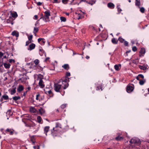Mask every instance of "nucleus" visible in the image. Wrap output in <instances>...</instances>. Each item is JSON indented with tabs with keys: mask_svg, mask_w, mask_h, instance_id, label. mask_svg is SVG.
<instances>
[{
	"mask_svg": "<svg viewBox=\"0 0 149 149\" xmlns=\"http://www.w3.org/2000/svg\"><path fill=\"white\" fill-rule=\"evenodd\" d=\"M83 18V16L82 15H81L79 14H78V17H77V19H82Z\"/></svg>",
	"mask_w": 149,
	"mask_h": 149,
	"instance_id": "obj_36",
	"label": "nucleus"
},
{
	"mask_svg": "<svg viewBox=\"0 0 149 149\" xmlns=\"http://www.w3.org/2000/svg\"><path fill=\"white\" fill-rule=\"evenodd\" d=\"M6 114H7V116L8 115L9 116L10 115H11L12 114V113H11V111L10 110H8L7 111V112L6 113Z\"/></svg>",
	"mask_w": 149,
	"mask_h": 149,
	"instance_id": "obj_39",
	"label": "nucleus"
},
{
	"mask_svg": "<svg viewBox=\"0 0 149 149\" xmlns=\"http://www.w3.org/2000/svg\"><path fill=\"white\" fill-rule=\"evenodd\" d=\"M3 65L6 69L9 68L10 66V65L9 63H4Z\"/></svg>",
	"mask_w": 149,
	"mask_h": 149,
	"instance_id": "obj_13",
	"label": "nucleus"
},
{
	"mask_svg": "<svg viewBox=\"0 0 149 149\" xmlns=\"http://www.w3.org/2000/svg\"><path fill=\"white\" fill-rule=\"evenodd\" d=\"M15 88L13 89L11 91V93L10 94L11 95H13L14 93H15L16 92V90H15Z\"/></svg>",
	"mask_w": 149,
	"mask_h": 149,
	"instance_id": "obj_32",
	"label": "nucleus"
},
{
	"mask_svg": "<svg viewBox=\"0 0 149 149\" xmlns=\"http://www.w3.org/2000/svg\"><path fill=\"white\" fill-rule=\"evenodd\" d=\"M27 79V78L26 77H24L23 78H20L19 80H21V81L22 83H25Z\"/></svg>",
	"mask_w": 149,
	"mask_h": 149,
	"instance_id": "obj_22",
	"label": "nucleus"
},
{
	"mask_svg": "<svg viewBox=\"0 0 149 149\" xmlns=\"http://www.w3.org/2000/svg\"><path fill=\"white\" fill-rule=\"evenodd\" d=\"M124 45L126 46H127L128 45V43L127 42V41H124Z\"/></svg>",
	"mask_w": 149,
	"mask_h": 149,
	"instance_id": "obj_52",
	"label": "nucleus"
},
{
	"mask_svg": "<svg viewBox=\"0 0 149 149\" xmlns=\"http://www.w3.org/2000/svg\"><path fill=\"white\" fill-rule=\"evenodd\" d=\"M38 31V29L37 27H34V30L33 31V33L35 34V36L36 35V33H37Z\"/></svg>",
	"mask_w": 149,
	"mask_h": 149,
	"instance_id": "obj_23",
	"label": "nucleus"
},
{
	"mask_svg": "<svg viewBox=\"0 0 149 149\" xmlns=\"http://www.w3.org/2000/svg\"><path fill=\"white\" fill-rule=\"evenodd\" d=\"M145 52V49L144 48H141L140 53L141 54H144Z\"/></svg>",
	"mask_w": 149,
	"mask_h": 149,
	"instance_id": "obj_25",
	"label": "nucleus"
},
{
	"mask_svg": "<svg viewBox=\"0 0 149 149\" xmlns=\"http://www.w3.org/2000/svg\"><path fill=\"white\" fill-rule=\"evenodd\" d=\"M39 77H40L41 78L43 77V76L42 75L39 74Z\"/></svg>",
	"mask_w": 149,
	"mask_h": 149,
	"instance_id": "obj_62",
	"label": "nucleus"
},
{
	"mask_svg": "<svg viewBox=\"0 0 149 149\" xmlns=\"http://www.w3.org/2000/svg\"><path fill=\"white\" fill-rule=\"evenodd\" d=\"M68 2V0H62V2L64 4H66Z\"/></svg>",
	"mask_w": 149,
	"mask_h": 149,
	"instance_id": "obj_45",
	"label": "nucleus"
},
{
	"mask_svg": "<svg viewBox=\"0 0 149 149\" xmlns=\"http://www.w3.org/2000/svg\"><path fill=\"white\" fill-rule=\"evenodd\" d=\"M41 18H42L43 19V20H44L45 22H46L47 21L46 20V18H42V17H41L40 18V19H41Z\"/></svg>",
	"mask_w": 149,
	"mask_h": 149,
	"instance_id": "obj_59",
	"label": "nucleus"
},
{
	"mask_svg": "<svg viewBox=\"0 0 149 149\" xmlns=\"http://www.w3.org/2000/svg\"><path fill=\"white\" fill-rule=\"evenodd\" d=\"M39 20H38V21H37V22H36V23L35 24V26H36L37 24H38V23H39Z\"/></svg>",
	"mask_w": 149,
	"mask_h": 149,
	"instance_id": "obj_61",
	"label": "nucleus"
},
{
	"mask_svg": "<svg viewBox=\"0 0 149 149\" xmlns=\"http://www.w3.org/2000/svg\"><path fill=\"white\" fill-rule=\"evenodd\" d=\"M140 11L142 13H143L145 11V9L143 7L141 8H140Z\"/></svg>",
	"mask_w": 149,
	"mask_h": 149,
	"instance_id": "obj_42",
	"label": "nucleus"
},
{
	"mask_svg": "<svg viewBox=\"0 0 149 149\" xmlns=\"http://www.w3.org/2000/svg\"><path fill=\"white\" fill-rule=\"evenodd\" d=\"M32 37H33V36L32 35H31L30 36H29L28 37V39H29V41H32Z\"/></svg>",
	"mask_w": 149,
	"mask_h": 149,
	"instance_id": "obj_40",
	"label": "nucleus"
},
{
	"mask_svg": "<svg viewBox=\"0 0 149 149\" xmlns=\"http://www.w3.org/2000/svg\"><path fill=\"white\" fill-rule=\"evenodd\" d=\"M139 147H133V145H131L130 146H128L126 147L124 149H138Z\"/></svg>",
	"mask_w": 149,
	"mask_h": 149,
	"instance_id": "obj_5",
	"label": "nucleus"
},
{
	"mask_svg": "<svg viewBox=\"0 0 149 149\" xmlns=\"http://www.w3.org/2000/svg\"><path fill=\"white\" fill-rule=\"evenodd\" d=\"M31 42H32V41H26V46L28 45H29V43H31Z\"/></svg>",
	"mask_w": 149,
	"mask_h": 149,
	"instance_id": "obj_51",
	"label": "nucleus"
},
{
	"mask_svg": "<svg viewBox=\"0 0 149 149\" xmlns=\"http://www.w3.org/2000/svg\"><path fill=\"white\" fill-rule=\"evenodd\" d=\"M140 78L143 79L144 78L143 75L142 74H139L136 77V79L138 80H140Z\"/></svg>",
	"mask_w": 149,
	"mask_h": 149,
	"instance_id": "obj_21",
	"label": "nucleus"
},
{
	"mask_svg": "<svg viewBox=\"0 0 149 149\" xmlns=\"http://www.w3.org/2000/svg\"><path fill=\"white\" fill-rule=\"evenodd\" d=\"M117 8L118 12H119V13H120L122 11V10L120 7V5L117 6Z\"/></svg>",
	"mask_w": 149,
	"mask_h": 149,
	"instance_id": "obj_41",
	"label": "nucleus"
},
{
	"mask_svg": "<svg viewBox=\"0 0 149 149\" xmlns=\"http://www.w3.org/2000/svg\"><path fill=\"white\" fill-rule=\"evenodd\" d=\"M139 83L141 85H143L145 82H146L145 79H143V80L140 79V80H139Z\"/></svg>",
	"mask_w": 149,
	"mask_h": 149,
	"instance_id": "obj_20",
	"label": "nucleus"
},
{
	"mask_svg": "<svg viewBox=\"0 0 149 149\" xmlns=\"http://www.w3.org/2000/svg\"><path fill=\"white\" fill-rule=\"evenodd\" d=\"M62 67L66 70H68L69 68V65L68 64H65L63 65Z\"/></svg>",
	"mask_w": 149,
	"mask_h": 149,
	"instance_id": "obj_19",
	"label": "nucleus"
},
{
	"mask_svg": "<svg viewBox=\"0 0 149 149\" xmlns=\"http://www.w3.org/2000/svg\"><path fill=\"white\" fill-rule=\"evenodd\" d=\"M139 68L143 70H145L147 68V67L144 65H139Z\"/></svg>",
	"mask_w": 149,
	"mask_h": 149,
	"instance_id": "obj_27",
	"label": "nucleus"
},
{
	"mask_svg": "<svg viewBox=\"0 0 149 149\" xmlns=\"http://www.w3.org/2000/svg\"><path fill=\"white\" fill-rule=\"evenodd\" d=\"M66 104H63L61 105V107L62 109H64L66 107Z\"/></svg>",
	"mask_w": 149,
	"mask_h": 149,
	"instance_id": "obj_47",
	"label": "nucleus"
},
{
	"mask_svg": "<svg viewBox=\"0 0 149 149\" xmlns=\"http://www.w3.org/2000/svg\"><path fill=\"white\" fill-rule=\"evenodd\" d=\"M134 88L133 86H128L127 88V91L128 93H130L133 90Z\"/></svg>",
	"mask_w": 149,
	"mask_h": 149,
	"instance_id": "obj_4",
	"label": "nucleus"
},
{
	"mask_svg": "<svg viewBox=\"0 0 149 149\" xmlns=\"http://www.w3.org/2000/svg\"><path fill=\"white\" fill-rule=\"evenodd\" d=\"M34 63L36 65L38 64L39 63V60L38 59H36L34 61Z\"/></svg>",
	"mask_w": 149,
	"mask_h": 149,
	"instance_id": "obj_43",
	"label": "nucleus"
},
{
	"mask_svg": "<svg viewBox=\"0 0 149 149\" xmlns=\"http://www.w3.org/2000/svg\"><path fill=\"white\" fill-rule=\"evenodd\" d=\"M12 35L13 36H15L16 37H18L19 36V32L16 31H14L12 32Z\"/></svg>",
	"mask_w": 149,
	"mask_h": 149,
	"instance_id": "obj_7",
	"label": "nucleus"
},
{
	"mask_svg": "<svg viewBox=\"0 0 149 149\" xmlns=\"http://www.w3.org/2000/svg\"><path fill=\"white\" fill-rule=\"evenodd\" d=\"M34 17H35V19H37L38 16L37 15H35L34 16Z\"/></svg>",
	"mask_w": 149,
	"mask_h": 149,
	"instance_id": "obj_58",
	"label": "nucleus"
},
{
	"mask_svg": "<svg viewBox=\"0 0 149 149\" xmlns=\"http://www.w3.org/2000/svg\"><path fill=\"white\" fill-rule=\"evenodd\" d=\"M24 88V87L22 85H19L18 88L17 89V91L18 92H20L21 91L23 90Z\"/></svg>",
	"mask_w": 149,
	"mask_h": 149,
	"instance_id": "obj_11",
	"label": "nucleus"
},
{
	"mask_svg": "<svg viewBox=\"0 0 149 149\" xmlns=\"http://www.w3.org/2000/svg\"><path fill=\"white\" fill-rule=\"evenodd\" d=\"M135 5L136 6H137L139 7V6L140 5V1H138V0H136Z\"/></svg>",
	"mask_w": 149,
	"mask_h": 149,
	"instance_id": "obj_26",
	"label": "nucleus"
},
{
	"mask_svg": "<svg viewBox=\"0 0 149 149\" xmlns=\"http://www.w3.org/2000/svg\"><path fill=\"white\" fill-rule=\"evenodd\" d=\"M54 3H58L60 2V1H58V0H54Z\"/></svg>",
	"mask_w": 149,
	"mask_h": 149,
	"instance_id": "obj_57",
	"label": "nucleus"
},
{
	"mask_svg": "<svg viewBox=\"0 0 149 149\" xmlns=\"http://www.w3.org/2000/svg\"><path fill=\"white\" fill-rule=\"evenodd\" d=\"M27 91H26V92H24V96H25V95H26V94Z\"/></svg>",
	"mask_w": 149,
	"mask_h": 149,
	"instance_id": "obj_64",
	"label": "nucleus"
},
{
	"mask_svg": "<svg viewBox=\"0 0 149 149\" xmlns=\"http://www.w3.org/2000/svg\"><path fill=\"white\" fill-rule=\"evenodd\" d=\"M37 120L38 121V123H40L41 121L42 118L40 116H38L37 117Z\"/></svg>",
	"mask_w": 149,
	"mask_h": 149,
	"instance_id": "obj_35",
	"label": "nucleus"
},
{
	"mask_svg": "<svg viewBox=\"0 0 149 149\" xmlns=\"http://www.w3.org/2000/svg\"><path fill=\"white\" fill-rule=\"evenodd\" d=\"M61 85L58 83L55 84L54 85V89L57 92H59L61 88Z\"/></svg>",
	"mask_w": 149,
	"mask_h": 149,
	"instance_id": "obj_3",
	"label": "nucleus"
},
{
	"mask_svg": "<svg viewBox=\"0 0 149 149\" xmlns=\"http://www.w3.org/2000/svg\"><path fill=\"white\" fill-rule=\"evenodd\" d=\"M35 45L33 43L31 44L29 46V48L28 49L29 50H31L35 48Z\"/></svg>",
	"mask_w": 149,
	"mask_h": 149,
	"instance_id": "obj_9",
	"label": "nucleus"
},
{
	"mask_svg": "<svg viewBox=\"0 0 149 149\" xmlns=\"http://www.w3.org/2000/svg\"><path fill=\"white\" fill-rule=\"evenodd\" d=\"M66 15L68 16L69 15V13H65Z\"/></svg>",
	"mask_w": 149,
	"mask_h": 149,
	"instance_id": "obj_63",
	"label": "nucleus"
},
{
	"mask_svg": "<svg viewBox=\"0 0 149 149\" xmlns=\"http://www.w3.org/2000/svg\"><path fill=\"white\" fill-rule=\"evenodd\" d=\"M49 126H46V127H45L44 128V133L46 134V136L47 135V133L49 131Z\"/></svg>",
	"mask_w": 149,
	"mask_h": 149,
	"instance_id": "obj_12",
	"label": "nucleus"
},
{
	"mask_svg": "<svg viewBox=\"0 0 149 149\" xmlns=\"http://www.w3.org/2000/svg\"><path fill=\"white\" fill-rule=\"evenodd\" d=\"M30 111L31 113H35L37 111V110L34 107H31L29 108Z\"/></svg>",
	"mask_w": 149,
	"mask_h": 149,
	"instance_id": "obj_6",
	"label": "nucleus"
},
{
	"mask_svg": "<svg viewBox=\"0 0 149 149\" xmlns=\"http://www.w3.org/2000/svg\"><path fill=\"white\" fill-rule=\"evenodd\" d=\"M138 146L139 147L138 149H140V147L139 146L136 147H138ZM141 149H149V147L147 145H144L141 148Z\"/></svg>",
	"mask_w": 149,
	"mask_h": 149,
	"instance_id": "obj_24",
	"label": "nucleus"
},
{
	"mask_svg": "<svg viewBox=\"0 0 149 149\" xmlns=\"http://www.w3.org/2000/svg\"><path fill=\"white\" fill-rule=\"evenodd\" d=\"M69 81V78L66 79L65 80L63 81L60 80L58 83H59L60 82L62 81L63 82V86H62L63 87V89H66V88L68 87L69 84L67 82Z\"/></svg>",
	"mask_w": 149,
	"mask_h": 149,
	"instance_id": "obj_2",
	"label": "nucleus"
},
{
	"mask_svg": "<svg viewBox=\"0 0 149 149\" xmlns=\"http://www.w3.org/2000/svg\"><path fill=\"white\" fill-rule=\"evenodd\" d=\"M6 131L9 132L10 134L12 135L13 134L14 130H11V129H7L6 130Z\"/></svg>",
	"mask_w": 149,
	"mask_h": 149,
	"instance_id": "obj_18",
	"label": "nucleus"
},
{
	"mask_svg": "<svg viewBox=\"0 0 149 149\" xmlns=\"http://www.w3.org/2000/svg\"><path fill=\"white\" fill-rule=\"evenodd\" d=\"M111 42L112 43L114 44H117L118 40L115 38H113L111 39Z\"/></svg>",
	"mask_w": 149,
	"mask_h": 149,
	"instance_id": "obj_16",
	"label": "nucleus"
},
{
	"mask_svg": "<svg viewBox=\"0 0 149 149\" xmlns=\"http://www.w3.org/2000/svg\"><path fill=\"white\" fill-rule=\"evenodd\" d=\"M40 96V95L39 94H38L37 95H36V100H38V97Z\"/></svg>",
	"mask_w": 149,
	"mask_h": 149,
	"instance_id": "obj_53",
	"label": "nucleus"
},
{
	"mask_svg": "<svg viewBox=\"0 0 149 149\" xmlns=\"http://www.w3.org/2000/svg\"><path fill=\"white\" fill-rule=\"evenodd\" d=\"M43 39L42 38H39L38 39V42H40L41 40H42Z\"/></svg>",
	"mask_w": 149,
	"mask_h": 149,
	"instance_id": "obj_56",
	"label": "nucleus"
},
{
	"mask_svg": "<svg viewBox=\"0 0 149 149\" xmlns=\"http://www.w3.org/2000/svg\"><path fill=\"white\" fill-rule=\"evenodd\" d=\"M31 87H28L27 88V89H28V90H27V91H29V90H30V89H31Z\"/></svg>",
	"mask_w": 149,
	"mask_h": 149,
	"instance_id": "obj_60",
	"label": "nucleus"
},
{
	"mask_svg": "<svg viewBox=\"0 0 149 149\" xmlns=\"http://www.w3.org/2000/svg\"><path fill=\"white\" fill-rule=\"evenodd\" d=\"M107 6L109 8L111 9L114 8L115 7L114 4L111 2L107 4Z\"/></svg>",
	"mask_w": 149,
	"mask_h": 149,
	"instance_id": "obj_8",
	"label": "nucleus"
},
{
	"mask_svg": "<svg viewBox=\"0 0 149 149\" xmlns=\"http://www.w3.org/2000/svg\"><path fill=\"white\" fill-rule=\"evenodd\" d=\"M2 97L5 100H7L8 98V96L6 95H3L2 96Z\"/></svg>",
	"mask_w": 149,
	"mask_h": 149,
	"instance_id": "obj_38",
	"label": "nucleus"
},
{
	"mask_svg": "<svg viewBox=\"0 0 149 149\" xmlns=\"http://www.w3.org/2000/svg\"><path fill=\"white\" fill-rule=\"evenodd\" d=\"M47 93H48V94H52V91H51V90H49V91H47Z\"/></svg>",
	"mask_w": 149,
	"mask_h": 149,
	"instance_id": "obj_54",
	"label": "nucleus"
},
{
	"mask_svg": "<svg viewBox=\"0 0 149 149\" xmlns=\"http://www.w3.org/2000/svg\"><path fill=\"white\" fill-rule=\"evenodd\" d=\"M114 68L116 70H119L121 68V65H116L114 66Z\"/></svg>",
	"mask_w": 149,
	"mask_h": 149,
	"instance_id": "obj_14",
	"label": "nucleus"
},
{
	"mask_svg": "<svg viewBox=\"0 0 149 149\" xmlns=\"http://www.w3.org/2000/svg\"><path fill=\"white\" fill-rule=\"evenodd\" d=\"M130 143L131 145H133V147H136L140 144V141L138 138L134 137L131 140Z\"/></svg>",
	"mask_w": 149,
	"mask_h": 149,
	"instance_id": "obj_1",
	"label": "nucleus"
},
{
	"mask_svg": "<svg viewBox=\"0 0 149 149\" xmlns=\"http://www.w3.org/2000/svg\"><path fill=\"white\" fill-rule=\"evenodd\" d=\"M118 40L119 41L121 42H123L124 41V39L123 38L121 37H120L118 39Z\"/></svg>",
	"mask_w": 149,
	"mask_h": 149,
	"instance_id": "obj_33",
	"label": "nucleus"
},
{
	"mask_svg": "<svg viewBox=\"0 0 149 149\" xmlns=\"http://www.w3.org/2000/svg\"><path fill=\"white\" fill-rule=\"evenodd\" d=\"M9 61L10 63H12L13 62L14 63L15 62V61L14 60H13V59H10L9 60Z\"/></svg>",
	"mask_w": 149,
	"mask_h": 149,
	"instance_id": "obj_44",
	"label": "nucleus"
},
{
	"mask_svg": "<svg viewBox=\"0 0 149 149\" xmlns=\"http://www.w3.org/2000/svg\"><path fill=\"white\" fill-rule=\"evenodd\" d=\"M70 72H67L66 74V77H69L70 76Z\"/></svg>",
	"mask_w": 149,
	"mask_h": 149,
	"instance_id": "obj_49",
	"label": "nucleus"
},
{
	"mask_svg": "<svg viewBox=\"0 0 149 149\" xmlns=\"http://www.w3.org/2000/svg\"><path fill=\"white\" fill-rule=\"evenodd\" d=\"M46 18L48 19L50 16V12L49 11H46L45 12Z\"/></svg>",
	"mask_w": 149,
	"mask_h": 149,
	"instance_id": "obj_17",
	"label": "nucleus"
},
{
	"mask_svg": "<svg viewBox=\"0 0 149 149\" xmlns=\"http://www.w3.org/2000/svg\"><path fill=\"white\" fill-rule=\"evenodd\" d=\"M3 55V53L0 52V58H1Z\"/></svg>",
	"mask_w": 149,
	"mask_h": 149,
	"instance_id": "obj_55",
	"label": "nucleus"
},
{
	"mask_svg": "<svg viewBox=\"0 0 149 149\" xmlns=\"http://www.w3.org/2000/svg\"><path fill=\"white\" fill-rule=\"evenodd\" d=\"M57 127H59L60 128H61V125L59 123H56V125L55 127V128H54L52 130V133L53 131H54L55 129L57 128Z\"/></svg>",
	"mask_w": 149,
	"mask_h": 149,
	"instance_id": "obj_15",
	"label": "nucleus"
},
{
	"mask_svg": "<svg viewBox=\"0 0 149 149\" xmlns=\"http://www.w3.org/2000/svg\"><path fill=\"white\" fill-rule=\"evenodd\" d=\"M33 148L34 149H39L40 148L39 146H37V147L35 146H34Z\"/></svg>",
	"mask_w": 149,
	"mask_h": 149,
	"instance_id": "obj_50",
	"label": "nucleus"
},
{
	"mask_svg": "<svg viewBox=\"0 0 149 149\" xmlns=\"http://www.w3.org/2000/svg\"><path fill=\"white\" fill-rule=\"evenodd\" d=\"M11 14L13 17H16L17 16V15L16 12L11 13Z\"/></svg>",
	"mask_w": 149,
	"mask_h": 149,
	"instance_id": "obj_28",
	"label": "nucleus"
},
{
	"mask_svg": "<svg viewBox=\"0 0 149 149\" xmlns=\"http://www.w3.org/2000/svg\"><path fill=\"white\" fill-rule=\"evenodd\" d=\"M132 50L134 52H135L137 50L136 47H134L132 48Z\"/></svg>",
	"mask_w": 149,
	"mask_h": 149,
	"instance_id": "obj_46",
	"label": "nucleus"
},
{
	"mask_svg": "<svg viewBox=\"0 0 149 149\" xmlns=\"http://www.w3.org/2000/svg\"><path fill=\"white\" fill-rule=\"evenodd\" d=\"M60 20L61 22H65L66 21V19L64 17H60Z\"/></svg>",
	"mask_w": 149,
	"mask_h": 149,
	"instance_id": "obj_31",
	"label": "nucleus"
},
{
	"mask_svg": "<svg viewBox=\"0 0 149 149\" xmlns=\"http://www.w3.org/2000/svg\"><path fill=\"white\" fill-rule=\"evenodd\" d=\"M123 138L122 137L118 136L116 138V139L117 140H120L123 139Z\"/></svg>",
	"mask_w": 149,
	"mask_h": 149,
	"instance_id": "obj_30",
	"label": "nucleus"
},
{
	"mask_svg": "<svg viewBox=\"0 0 149 149\" xmlns=\"http://www.w3.org/2000/svg\"><path fill=\"white\" fill-rule=\"evenodd\" d=\"M39 112L41 114H42L44 112V110L42 109H40L39 110Z\"/></svg>",
	"mask_w": 149,
	"mask_h": 149,
	"instance_id": "obj_37",
	"label": "nucleus"
},
{
	"mask_svg": "<svg viewBox=\"0 0 149 149\" xmlns=\"http://www.w3.org/2000/svg\"><path fill=\"white\" fill-rule=\"evenodd\" d=\"M39 85L42 88H43L44 86V85L43 84V81L41 79L39 80Z\"/></svg>",
	"mask_w": 149,
	"mask_h": 149,
	"instance_id": "obj_10",
	"label": "nucleus"
},
{
	"mask_svg": "<svg viewBox=\"0 0 149 149\" xmlns=\"http://www.w3.org/2000/svg\"><path fill=\"white\" fill-rule=\"evenodd\" d=\"M13 100L15 101L17 100L20 99V97L19 96H15L13 97Z\"/></svg>",
	"mask_w": 149,
	"mask_h": 149,
	"instance_id": "obj_29",
	"label": "nucleus"
},
{
	"mask_svg": "<svg viewBox=\"0 0 149 149\" xmlns=\"http://www.w3.org/2000/svg\"><path fill=\"white\" fill-rule=\"evenodd\" d=\"M36 3L37 4L38 6L41 5L42 3L40 2H36Z\"/></svg>",
	"mask_w": 149,
	"mask_h": 149,
	"instance_id": "obj_48",
	"label": "nucleus"
},
{
	"mask_svg": "<svg viewBox=\"0 0 149 149\" xmlns=\"http://www.w3.org/2000/svg\"><path fill=\"white\" fill-rule=\"evenodd\" d=\"M86 2L88 4H91L92 5L93 4L95 3V1H91L89 2H88V1H86Z\"/></svg>",
	"mask_w": 149,
	"mask_h": 149,
	"instance_id": "obj_34",
	"label": "nucleus"
}]
</instances>
